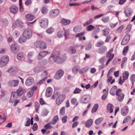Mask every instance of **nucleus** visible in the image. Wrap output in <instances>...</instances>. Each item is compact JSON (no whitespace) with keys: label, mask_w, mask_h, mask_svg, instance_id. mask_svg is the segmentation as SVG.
<instances>
[{"label":"nucleus","mask_w":135,"mask_h":135,"mask_svg":"<svg viewBox=\"0 0 135 135\" xmlns=\"http://www.w3.org/2000/svg\"><path fill=\"white\" fill-rule=\"evenodd\" d=\"M66 59L65 55L60 56V52L58 51L53 52L50 56L49 60V62L51 64L54 63L56 61L60 63H62Z\"/></svg>","instance_id":"nucleus-1"},{"label":"nucleus","mask_w":135,"mask_h":135,"mask_svg":"<svg viewBox=\"0 0 135 135\" xmlns=\"http://www.w3.org/2000/svg\"><path fill=\"white\" fill-rule=\"evenodd\" d=\"M37 20L40 26L42 28H46L47 27L48 24V20L47 19L45 18H40Z\"/></svg>","instance_id":"nucleus-2"},{"label":"nucleus","mask_w":135,"mask_h":135,"mask_svg":"<svg viewBox=\"0 0 135 135\" xmlns=\"http://www.w3.org/2000/svg\"><path fill=\"white\" fill-rule=\"evenodd\" d=\"M9 60V57L8 56H4L0 59V67H3L5 66Z\"/></svg>","instance_id":"nucleus-3"},{"label":"nucleus","mask_w":135,"mask_h":135,"mask_svg":"<svg viewBox=\"0 0 135 135\" xmlns=\"http://www.w3.org/2000/svg\"><path fill=\"white\" fill-rule=\"evenodd\" d=\"M23 35L26 38L28 39L30 38L32 35V32L30 28H27L24 31Z\"/></svg>","instance_id":"nucleus-4"},{"label":"nucleus","mask_w":135,"mask_h":135,"mask_svg":"<svg viewBox=\"0 0 135 135\" xmlns=\"http://www.w3.org/2000/svg\"><path fill=\"white\" fill-rule=\"evenodd\" d=\"M35 46L40 49H44L46 47V45L45 43L41 41H38L35 42Z\"/></svg>","instance_id":"nucleus-5"},{"label":"nucleus","mask_w":135,"mask_h":135,"mask_svg":"<svg viewBox=\"0 0 135 135\" xmlns=\"http://www.w3.org/2000/svg\"><path fill=\"white\" fill-rule=\"evenodd\" d=\"M113 50V48L111 49L107 53V57H109V59L106 63V65H107L109 62L112 60L114 56L113 54H111Z\"/></svg>","instance_id":"nucleus-6"},{"label":"nucleus","mask_w":135,"mask_h":135,"mask_svg":"<svg viewBox=\"0 0 135 135\" xmlns=\"http://www.w3.org/2000/svg\"><path fill=\"white\" fill-rule=\"evenodd\" d=\"M65 97V95L64 94H61L59 95L56 99V104L57 105L61 104L64 100Z\"/></svg>","instance_id":"nucleus-7"},{"label":"nucleus","mask_w":135,"mask_h":135,"mask_svg":"<svg viewBox=\"0 0 135 135\" xmlns=\"http://www.w3.org/2000/svg\"><path fill=\"white\" fill-rule=\"evenodd\" d=\"M60 12V10L58 9H53L50 11L49 16L52 18H54L57 16Z\"/></svg>","instance_id":"nucleus-8"},{"label":"nucleus","mask_w":135,"mask_h":135,"mask_svg":"<svg viewBox=\"0 0 135 135\" xmlns=\"http://www.w3.org/2000/svg\"><path fill=\"white\" fill-rule=\"evenodd\" d=\"M64 73V71L63 70L61 69L59 70L56 72L54 78L56 80H59L62 77Z\"/></svg>","instance_id":"nucleus-9"},{"label":"nucleus","mask_w":135,"mask_h":135,"mask_svg":"<svg viewBox=\"0 0 135 135\" xmlns=\"http://www.w3.org/2000/svg\"><path fill=\"white\" fill-rule=\"evenodd\" d=\"M90 98V96L89 94L84 95L81 100V102L83 104H86L88 103Z\"/></svg>","instance_id":"nucleus-10"},{"label":"nucleus","mask_w":135,"mask_h":135,"mask_svg":"<svg viewBox=\"0 0 135 135\" xmlns=\"http://www.w3.org/2000/svg\"><path fill=\"white\" fill-rule=\"evenodd\" d=\"M130 35L129 34H127L123 38L121 42L122 45H124L127 44L130 39Z\"/></svg>","instance_id":"nucleus-11"},{"label":"nucleus","mask_w":135,"mask_h":135,"mask_svg":"<svg viewBox=\"0 0 135 135\" xmlns=\"http://www.w3.org/2000/svg\"><path fill=\"white\" fill-rule=\"evenodd\" d=\"M34 81V80L32 77H29L26 80L25 85L27 86H30L33 84Z\"/></svg>","instance_id":"nucleus-12"},{"label":"nucleus","mask_w":135,"mask_h":135,"mask_svg":"<svg viewBox=\"0 0 135 135\" xmlns=\"http://www.w3.org/2000/svg\"><path fill=\"white\" fill-rule=\"evenodd\" d=\"M37 88L36 86H34L31 89V90L27 92V97L29 98L31 97L34 93L35 91L37 90Z\"/></svg>","instance_id":"nucleus-13"},{"label":"nucleus","mask_w":135,"mask_h":135,"mask_svg":"<svg viewBox=\"0 0 135 135\" xmlns=\"http://www.w3.org/2000/svg\"><path fill=\"white\" fill-rule=\"evenodd\" d=\"M19 83V81L17 80H12L8 83V85L11 87H14L17 85Z\"/></svg>","instance_id":"nucleus-14"},{"label":"nucleus","mask_w":135,"mask_h":135,"mask_svg":"<svg viewBox=\"0 0 135 135\" xmlns=\"http://www.w3.org/2000/svg\"><path fill=\"white\" fill-rule=\"evenodd\" d=\"M49 53L48 52L46 51H43L41 52L37 56L38 59L39 60H41L42 58L46 56Z\"/></svg>","instance_id":"nucleus-15"},{"label":"nucleus","mask_w":135,"mask_h":135,"mask_svg":"<svg viewBox=\"0 0 135 135\" xmlns=\"http://www.w3.org/2000/svg\"><path fill=\"white\" fill-rule=\"evenodd\" d=\"M18 9V7L15 5L11 6L9 8L10 12L14 14H15L17 13Z\"/></svg>","instance_id":"nucleus-16"},{"label":"nucleus","mask_w":135,"mask_h":135,"mask_svg":"<svg viewBox=\"0 0 135 135\" xmlns=\"http://www.w3.org/2000/svg\"><path fill=\"white\" fill-rule=\"evenodd\" d=\"M18 49V46L16 44H12L11 46V50L13 53H16Z\"/></svg>","instance_id":"nucleus-17"},{"label":"nucleus","mask_w":135,"mask_h":135,"mask_svg":"<svg viewBox=\"0 0 135 135\" xmlns=\"http://www.w3.org/2000/svg\"><path fill=\"white\" fill-rule=\"evenodd\" d=\"M128 108L127 106H126L122 108L121 110V113L124 116L126 115L128 113Z\"/></svg>","instance_id":"nucleus-18"},{"label":"nucleus","mask_w":135,"mask_h":135,"mask_svg":"<svg viewBox=\"0 0 135 135\" xmlns=\"http://www.w3.org/2000/svg\"><path fill=\"white\" fill-rule=\"evenodd\" d=\"M114 108V107L112 104L110 103L108 104L107 107V112L110 113H112L113 112V109Z\"/></svg>","instance_id":"nucleus-19"},{"label":"nucleus","mask_w":135,"mask_h":135,"mask_svg":"<svg viewBox=\"0 0 135 135\" xmlns=\"http://www.w3.org/2000/svg\"><path fill=\"white\" fill-rule=\"evenodd\" d=\"M76 52V50L75 47L73 46H71L69 48L68 52L71 54H75Z\"/></svg>","instance_id":"nucleus-20"},{"label":"nucleus","mask_w":135,"mask_h":135,"mask_svg":"<svg viewBox=\"0 0 135 135\" xmlns=\"http://www.w3.org/2000/svg\"><path fill=\"white\" fill-rule=\"evenodd\" d=\"M107 51V47L105 46H103L99 49L98 52L100 54H103L105 52Z\"/></svg>","instance_id":"nucleus-21"},{"label":"nucleus","mask_w":135,"mask_h":135,"mask_svg":"<svg viewBox=\"0 0 135 135\" xmlns=\"http://www.w3.org/2000/svg\"><path fill=\"white\" fill-rule=\"evenodd\" d=\"M17 98V95L15 92H12L10 97L9 102L13 103Z\"/></svg>","instance_id":"nucleus-22"},{"label":"nucleus","mask_w":135,"mask_h":135,"mask_svg":"<svg viewBox=\"0 0 135 135\" xmlns=\"http://www.w3.org/2000/svg\"><path fill=\"white\" fill-rule=\"evenodd\" d=\"M117 88L116 86H113L111 88L110 91V94L112 95H115Z\"/></svg>","instance_id":"nucleus-23"},{"label":"nucleus","mask_w":135,"mask_h":135,"mask_svg":"<svg viewBox=\"0 0 135 135\" xmlns=\"http://www.w3.org/2000/svg\"><path fill=\"white\" fill-rule=\"evenodd\" d=\"M52 93V89L50 87H48L46 89V95L47 97H49Z\"/></svg>","instance_id":"nucleus-24"},{"label":"nucleus","mask_w":135,"mask_h":135,"mask_svg":"<svg viewBox=\"0 0 135 135\" xmlns=\"http://www.w3.org/2000/svg\"><path fill=\"white\" fill-rule=\"evenodd\" d=\"M17 71V68L16 67H13L10 68L7 72L9 74H14Z\"/></svg>","instance_id":"nucleus-25"},{"label":"nucleus","mask_w":135,"mask_h":135,"mask_svg":"<svg viewBox=\"0 0 135 135\" xmlns=\"http://www.w3.org/2000/svg\"><path fill=\"white\" fill-rule=\"evenodd\" d=\"M93 123V120L92 119L88 120L85 123V127L86 128L90 127L92 125Z\"/></svg>","instance_id":"nucleus-26"},{"label":"nucleus","mask_w":135,"mask_h":135,"mask_svg":"<svg viewBox=\"0 0 135 135\" xmlns=\"http://www.w3.org/2000/svg\"><path fill=\"white\" fill-rule=\"evenodd\" d=\"M15 23L16 26L19 27H21L23 26V23L19 19H17L16 20Z\"/></svg>","instance_id":"nucleus-27"},{"label":"nucleus","mask_w":135,"mask_h":135,"mask_svg":"<svg viewBox=\"0 0 135 135\" xmlns=\"http://www.w3.org/2000/svg\"><path fill=\"white\" fill-rule=\"evenodd\" d=\"M26 19L28 21H31L35 18V16L30 14H27L25 16Z\"/></svg>","instance_id":"nucleus-28"},{"label":"nucleus","mask_w":135,"mask_h":135,"mask_svg":"<svg viewBox=\"0 0 135 135\" xmlns=\"http://www.w3.org/2000/svg\"><path fill=\"white\" fill-rule=\"evenodd\" d=\"M27 40H28V39L26 38L22 35V36L20 37L19 38L18 42L20 44H23L25 43Z\"/></svg>","instance_id":"nucleus-29"},{"label":"nucleus","mask_w":135,"mask_h":135,"mask_svg":"<svg viewBox=\"0 0 135 135\" xmlns=\"http://www.w3.org/2000/svg\"><path fill=\"white\" fill-rule=\"evenodd\" d=\"M17 93L18 96L22 95L24 93V91L21 87H20L16 91Z\"/></svg>","instance_id":"nucleus-30"},{"label":"nucleus","mask_w":135,"mask_h":135,"mask_svg":"<svg viewBox=\"0 0 135 135\" xmlns=\"http://www.w3.org/2000/svg\"><path fill=\"white\" fill-rule=\"evenodd\" d=\"M80 69V68L79 66H75L72 69V73L74 74H76L78 72Z\"/></svg>","instance_id":"nucleus-31"},{"label":"nucleus","mask_w":135,"mask_h":135,"mask_svg":"<svg viewBox=\"0 0 135 135\" xmlns=\"http://www.w3.org/2000/svg\"><path fill=\"white\" fill-rule=\"evenodd\" d=\"M41 67L40 66L35 67L33 69V71L35 73H38L41 71Z\"/></svg>","instance_id":"nucleus-32"},{"label":"nucleus","mask_w":135,"mask_h":135,"mask_svg":"<svg viewBox=\"0 0 135 135\" xmlns=\"http://www.w3.org/2000/svg\"><path fill=\"white\" fill-rule=\"evenodd\" d=\"M48 73L46 71H44L41 75V76L42 78L46 80L48 78Z\"/></svg>","instance_id":"nucleus-33"},{"label":"nucleus","mask_w":135,"mask_h":135,"mask_svg":"<svg viewBox=\"0 0 135 135\" xmlns=\"http://www.w3.org/2000/svg\"><path fill=\"white\" fill-rule=\"evenodd\" d=\"M131 119V118L130 116L128 115L127 116L124 118V120L123 122V123L124 124L130 121Z\"/></svg>","instance_id":"nucleus-34"},{"label":"nucleus","mask_w":135,"mask_h":135,"mask_svg":"<svg viewBox=\"0 0 135 135\" xmlns=\"http://www.w3.org/2000/svg\"><path fill=\"white\" fill-rule=\"evenodd\" d=\"M59 119V117L57 115H55L51 122V124L53 125L55 124Z\"/></svg>","instance_id":"nucleus-35"},{"label":"nucleus","mask_w":135,"mask_h":135,"mask_svg":"<svg viewBox=\"0 0 135 135\" xmlns=\"http://www.w3.org/2000/svg\"><path fill=\"white\" fill-rule=\"evenodd\" d=\"M70 21L65 19H63L62 21V23L64 25H69L70 23Z\"/></svg>","instance_id":"nucleus-36"},{"label":"nucleus","mask_w":135,"mask_h":135,"mask_svg":"<svg viewBox=\"0 0 135 135\" xmlns=\"http://www.w3.org/2000/svg\"><path fill=\"white\" fill-rule=\"evenodd\" d=\"M102 31L103 35L105 36H107L109 33L110 30L108 28H105Z\"/></svg>","instance_id":"nucleus-37"},{"label":"nucleus","mask_w":135,"mask_h":135,"mask_svg":"<svg viewBox=\"0 0 135 135\" xmlns=\"http://www.w3.org/2000/svg\"><path fill=\"white\" fill-rule=\"evenodd\" d=\"M129 76V73L127 71H125L124 72L123 74V79L124 80L127 79Z\"/></svg>","instance_id":"nucleus-38"},{"label":"nucleus","mask_w":135,"mask_h":135,"mask_svg":"<svg viewBox=\"0 0 135 135\" xmlns=\"http://www.w3.org/2000/svg\"><path fill=\"white\" fill-rule=\"evenodd\" d=\"M117 96V98L119 101L121 102L123 100L124 97V94L123 93H120L119 95Z\"/></svg>","instance_id":"nucleus-39"},{"label":"nucleus","mask_w":135,"mask_h":135,"mask_svg":"<svg viewBox=\"0 0 135 135\" xmlns=\"http://www.w3.org/2000/svg\"><path fill=\"white\" fill-rule=\"evenodd\" d=\"M124 13H125L126 16L129 17L131 15L132 11L131 10H128L125 11Z\"/></svg>","instance_id":"nucleus-40"},{"label":"nucleus","mask_w":135,"mask_h":135,"mask_svg":"<svg viewBox=\"0 0 135 135\" xmlns=\"http://www.w3.org/2000/svg\"><path fill=\"white\" fill-rule=\"evenodd\" d=\"M98 105L97 104H95L92 109L91 112L92 113L95 112L98 108Z\"/></svg>","instance_id":"nucleus-41"},{"label":"nucleus","mask_w":135,"mask_h":135,"mask_svg":"<svg viewBox=\"0 0 135 135\" xmlns=\"http://www.w3.org/2000/svg\"><path fill=\"white\" fill-rule=\"evenodd\" d=\"M130 80L131 81L132 85H133L135 81V75L132 74L130 76Z\"/></svg>","instance_id":"nucleus-42"},{"label":"nucleus","mask_w":135,"mask_h":135,"mask_svg":"<svg viewBox=\"0 0 135 135\" xmlns=\"http://www.w3.org/2000/svg\"><path fill=\"white\" fill-rule=\"evenodd\" d=\"M103 118H100L97 119L95 121V123L97 125H99L103 120Z\"/></svg>","instance_id":"nucleus-43"},{"label":"nucleus","mask_w":135,"mask_h":135,"mask_svg":"<svg viewBox=\"0 0 135 135\" xmlns=\"http://www.w3.org/2000/svg\"><path fill=\"white\" fill-rule=\"evenodd\" d=\"M128 49L129 46H127L126 47H125L124 48L123 51V54L125 56L126 55L128 51Z\"/></svg>","instance_id":"nucleus-44"},{"label":"nucleus","mask_w":135,"mask_h":135,"mask_svg":"<svg viewBox=\"0 0 135 135\" xmlns=\"http://www.w3.org/2000/svg\"><path fill=\"white\" fill-rule=\"evenodd\" d=\"M51 124H52L51 122H50L49 123L45 125L44 126V127L47 129H51L53 127L51 125Z\"/></svg>","instance_id":"nucleus-45"},{"label":"nucleus","mask_w":135,"mask_h":135,"mask_svg":"<svg viewBox=\"0 0 135 135\" xmlns=\"http://www.w3.org/2000/svg\"><path fill=\"white\" fill-rule=\"evenodd\" d=\"M64 33L62 31H59L57 33V37L59 38H60L63 36Z\"/></svg>","instance_id":"nucleus-46"},{"label":"nucleus","mask_w":135,"mask_h":135,"mask_svg":"<svg viewBox=\"0 0 135 135\" xmlns=\"http://www.w3.org/2000/svg\"><path fill=\"white\" fill-rule=\"evenodd\" d=\"M54 31V28L52 27H50L46 31V32L48 34H51Z\"/></svg>","instance_id":"nucleus-47"},{"label":"nucleus","mask_w":135,"mask_h":135,"mask_svg":"<svg viewBox=\"0 0 135 135\" xmlns=\"http://www.w3.org/2000/svg\"><path fill=\"white\" fill-rule=\"evenodd\" d=\"M132 25L131 24L128 25L127 26L126 29V33H128L131 31Z\"/></svg>","instance_id":"nucleus-48"},{"label":"nucleus","mask_w":135,"mask_h":135,"mask_svg":"<svg viewBox=\"0 0 135 135\" xmlns=\"http://www.w3.org/2000/svg\"><path fill=\"white\" fill-rule=\"evenodd\" d=\"M1 22L3 26H6L8 23V20L7 19H3L1 20Z\"/></svg>","instance_id":"nucleus-49"},{"label":"nucleus","mask_w":135,"mask_h":135,"mask_svg":"<svg viewBox=\"0 0 135 135\" xmlns=\"http://www.w3.org/2000/svg\"><path fill=\"white\" fill-rule=\"evenodd\" d=\"M104 44V42L102 41H100L97 42L96 46L98 47H99L101 46Z\"/></svg>","instance_id":"nucleus-50"},{"label":"nucleus","mask_w":135,"mask_h":135,"mask_svg":"<svg viewBox=\"0 0 135 135\" xmlns=\"http://www.w3.org/2000/svg\"><path fill=\"white\" fill-rule=\"evenodd\" d=\"M23 54L22 53H19L17 55V58L18 60H21L23 58Z\"/></svg>","instance_id":"nucleus-51"},{"label":"nucleus","mask_w":135,"mask_h":135,"mask_svg":"<svg viewBox=\"0 0 135 135\" xmlns=\"http://www.w3.org/2000/svg\"><path fill=\"white\" fill-rule=\"evenodd\" d=\"M102 21L104 23H107L109 21V18L108 17H106L102 18Z\"/></svg>","instance_id":"nucleus-52"},{"label":"nucleus","mask_w":135,"mask_h":135,"mask_svg":"<svg viewBox=\"0 0 135 135\" xmlns=\"http://www.w3.org/2000/svg\"><path fill=\"white\" fill-rule=\"evenodd\" d=\"M89 68L87 67L83 68L81 69L80 71V73H83L85 72L88 70Z\"/></svg>","instance_id":"nucleus-53"},{"label":"nucleus","mask_w":135,"mask_h":135,"mask_svg":"<svg viewBox=\"0 0 135 135\" xmlns=\"http://www.w3.org/2000/svg\"><path fill=\"white\" fill-rule=\"evenodd\" d=\"M93 21V19L91 18L88 21H87L86 23L84 24L83 26H85L91 23Z\"/></svg>","instance_id":"nucleus-54"},{"label":"nucleus","mask_w":135,"mask_h":135,"mask_svg":"<svg viewBox=\"0 0 135 135\" xmlns=\"http://www.w3.org/2000/svg\"><path fill=\"white\" fill-rule=\"evenodd\" d=\"M94 28V27L93 26L91 25H90L87 27L86 30L89 31H91Z\"/></svg>","instance_id":"nucleus-55"},{"label":"nucleus","mask_w":135,"mask_h":135,"mask_svg":"<svg viewBox=\"0 0 135 135\" xmlns=\"http://www.w3.org/2000/svg\"><path fill=\"white\" fill-rule=\"evenodd\" d=\"M81 28L78 27H75L73 28L74 31L76 33L80 32L81 31Z\"/></svg>","instance_id":"nucleus-56"},{"label":"nucleus","mask_w":135,"mask_h":135,"mask_svg":"<svg viewBox=\"0 0 135 135\" xmlns=\"http://www.w3.org/2000/svg\"><path fill=\"white\" fill-rule=\"evenodd\" d=\"M40 104L39 103L35 102V110L36 112H37L38 108L40 106Z\"/></svg>","instance_id":"nucleus-57"},{"label":"nucleus","mask_w":135,"mask_h":135,"mask_svg":"<svg viewBox=\"0 0 135 135\" xmlns=\"http://www.w3.org/2000/svg\"><path fill=\"white\" fill-rule=\"evenodd\" d=\"M47 8L45 7H43L41 9V12L43 13H46L48 11Z\"/></svg>","instance_id":"nucleus-58"},{"label":"nucleus","mask_w":135,"mask_h":135,"mask_svg":"<svg viewBox=\"0 0 135 135\" xmlns=\"http://www.w3.org/2000/svg\"><path fill=\"white\" fill-rule=\"evenodd\" d=\"M27 121L25 124V126L26 127L29 126L30 124V119L29 118H27Z\"/></svg>","instance_id":"nucleus-59"},{"label":"nucleus","mask_w":135,"mask_h":135,"mask_svg":"<svg viewBox=\"0 0 135 135\" xmlns=\"http://www.w3.org/2000/svg\"><path fill=\"white\" fill-rule=\"evenodd\" d=\"M69 32L70 31L69 30H65L64 35L66 39L67 37L69 36Z\"/></svg>","instance_id":"nucleus-60"},{"label":"nucleus","mask_w":135,"mask_h":135,"mask_svg":"<svg viewBox=\"0 0 135 135\" xmlns=\"http://www.w3.org/2000/svg\"><path fill=\"white\" fill-rule=\"evenodd\" d=\"M107 56H104L101 58L99 60L100 62L102 63L104 62L107 59Z\"/></svg>","instance_id":"nucleus-61"},{"label":"nucleus","mask_w":135,"mask_h":135,"mask_svg":"<svg viewBox=\"0 0 135 135\" xmlns=\"http://www.w3.org/2000/svg\"><path fill=\"white\" fill-rule=\"evenodd\" d=\"M65 107H62L60 110V114L61 115H63L65 113Z\"/></svg>","instance_id":"nucleus-62"},{"label":"nucleus","mask_w":135,"mask_h":135,"mask_svg":"<svg viewBox=\"0 0 135 135\" xmlns=\"http://www.w3.org/2000/svg\"><path fill=\"white\" fill-rule=\"evenodd\" d=\"M81 90L78 88H76L73 92L74 94H78L80 93L81 91Z\"/></svg>","instance_id":"nucleus-63"},{"label":"nucleus","mask_w":135,"mask_h":135,"mask_svg":"<svg viewBox=\"0 0 135 135\" xmlns=\"http://www.w3.org/2000/svg\"><path fill=\"white\" fill-rule=\"evenodd\" d=\"M68 117L67 116L65 115L62 118V122L63 123H65L67 121Z\"/></svg>","instance_id":"nucleus-64"}]
</instances>
